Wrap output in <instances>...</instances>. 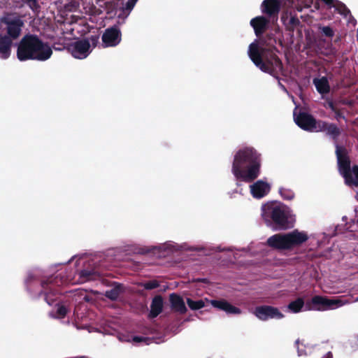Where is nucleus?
<instances>
[{"instance_id":"36","label":"nucleus","mask_w":358,"mask_h":358,"mask_svg":"<svg viewBox=\"0 0 358 358\" xmlns=\"http://www.w3.org/2000/svg\"><path fill=\"white\" fill-rule=\"evenodd\" d=\"M148 340V338L143 337V336H135L133 337V341H134L136 343H141V342L145 341Z\"/></svg>"},{"instance_id":"17","label":"nucleus","mask_w":358,"mask_h":358,"mask_svg":"<svg viewBox=\"0 0 358 358\" xmlns=\"http://www.w3.org/2000/svg\"><path fill=\"white\" fill-rule=\"evenodd\" d=\"M280 8L279 0H264L261 4L262 13L268 17L278 15Z\"/></svg>"},{"instance_id":"20","label":"nucleus","mask_w":358,"mask_h":358,"mask_svg":"<svg viewBox=\"0 0 358 358\" xmlns=\"http://www.w3.org/2000/svg\"><path fill=\"white\" fill-rule=\"evenodd\" d=\"M169 301L171 303V309L176 313L181 315L186 313L187 309L185 306L183 299L176 293H172L169 295Z\"/></svg>"},{"instance_id":"16","label":"nucleus","mask_w":358,"mask_h":358,"mask_svg":"<svg viewBox=\"0 0 358 358\" xmlns=\"http://www.w3.org/2000/svg\"><path fill=\"white\" fill-rule=\"evenodd\" d=\"M250 192L255 199L265 196L271 190V185L262 180H259L250 186Z\"/></svg>"},{"instance_id":"4","label":"nucleus","mask_w":358,"mask_h":358,"mask_svg":"<svg viewBox=\"0 0 358 358\" xmlns=\"http://www.w3.org/2000/svg\"><path fill=\"white\" fill-rule=\"evenodd\" d=\"M335 154L337 159L338 170L348 187H358V165L351 168V161L347 148L336 144Z\"/></svg>"},{"instance_id":"18","label":"nucleus","mask_w":358,"mask_h":358,"mask_svg":"<svg viewBox=\"0 0 358 358\" xmlns=\"http://www.w3.org/2000/svg\"><path fill=\"white\" fill-rule=\"evenodd\" d=\"M269 20L264 16L260 15L252 18L250 22V26L254 29L255 35L259 36L267 29Z\"/></svg>"},{"instance_id":"37","label":"nucleus","mask_w":358,"mask_h":358,"mask_svg":"<svg viewBox=\"0 0 358 358\" xmlns=\"http://www.w3.org/2000/svg\"><path fill=\"white\" fill-rule=\"evenodd\" d=\"M327 103H328L329 107V108H330L333 111H336V110H337V109H336V106H335V104H334V101H331H331H327Z\"/></svg>"},{"instance_id":"21","label":"nucleus","mask_w":358,"mask_h":358,"mask_svg":"<svg viewBox=\"0 0 358 358\" xmlns=\"http://www.w3.org/2000/svg\"><path fill=\"white\" fill-rule=\"evenodd\" d=\"M164 301L161 295L155 296L150 304V310L148 314L150 319L157 317L163 310Z\"/></svg>"},{"instance_id":"35","label":"nucleus","mask_w":358,"mask_h":358,"mask_svg":"<svg viewBox=\"0 0 358 358\" xmlns=\"http://www.w3.org/2000/svg\"><path fill=\"white\" fill-rule=\"evenodd\" d=\"M65 8L68 11H74L78 8V3L75 1L70 2L65 6Z\"/></svg>"},{"instance_id":"10","label":"nucleus","mask_w":358,"mask_h":358,"mask_svg":"<svg viewBox=\"0 0 358 358\" xmlns=\"http://www.w3.org/2000/svg\"><path fill=\"white\" fill-rule=\"evenodd\" d=\"M343 305L341 300L328 299L325 296L319 295L314 296L310 301V303H307L309 309L315 310H332Z\"/></svg>"},{"instance_id":"7","label":"nucleus","mask_w":358,"mask_h":358,"mask_svg":"<svg viewBox=\"0 0 358 358\" xmlns=\"http://www.w3.org/2000/svg\"><path fill=\"white\" fill-rule=\"evenodd\" d=\"M64 282V276L60 273L51 275L41 281V289L38 297H43L48 304L52 305L59 294V287Z\"/></svg>"},{"instance_id":"23","label":"nucleus","mask_w":358,"mask_h":358,"mask_svg":"<svg viewBox=\"0 0 358 358\" xmlns=\"http://www.w3.org/2000/svg\"><path fill=\"white\" fill-rule=\"evenodd\" d=\"M138 0H122L120 13L118 14L120 18L125 19L133 10Z\"/></svg>"},{"instance_id":"34","label":"nucleus","mask_w":358,"mask_h":358,"mask_svg":"<svg viewBox=\"0 0 358 358\" xmlns=\"http://www.w3.org/2000/svg\"><path fill=\"white\" fill-rule=\"evenodd\" d=\"M25 1L29 4V7L34 11H37V10L38 8V4L37 3V0H25Z\"/></svg>"},{"instance_id":"19","label":"nucleus","mask_w":358,"mask_h":358,"mask_svg":"<svg viewBox=\"0 0 358 358\" xmlns=\"http://www.w3.org/2000/svg\"><path fill=\"white\" fill-rule=\"evenodd\" d=\"M211 305L219 310L226 312L227 314L239 315L241 313V310L237 308L224 299L221 300H212Z\"/></svg>"},{"instance_id":"11","label":"nucleus","mask_w":358,"mask_h":358,"mask_svg":"<svg viewBox=\"0 0 358 358\" xmlns=\"http://www.w3.org/2000/svg\"><path fill=\"white\" fill-rule=\"evenodd\" d=\"M1 22L6 26L8 37L11 40L16 39L20 36L24 26V22L21 18L8 15L1 19Z\"/></svg>"},{"instance_id":"27","label":"nucleus","mask_w":358,"mask_h":358,"mask_svg":"<svg viewBox=\"0 0 358 358\" xmlns=\"http://www.w3.org/2000/svg\"><path fill=\"white\" fill-rule=\"evenodd\" d=\"M304 306V301L302 298H298L294 301H291L288 306V309L294 313H299Z\"/></svg>"},{"instance_id":"8","label":"nucleus","mask_w":358,"mask_h":358,"mask_svg":"<svg viewBox=\"0 0 358 358\" xmlns=\"http://www.w3.org/2000/svg\"><path fill=\"white\" fill-rule=\"evenodd\" d=\"M99 36H92L87 38L76 41L71 43L69 50L76 59L86 58L99 43Z\"/></svg>"},{"instance_id":"6","label":"nucleus","mask_w":358,"mask_h":358,"mask_svg":"<svg viewBox=\"0 0 358 358\" xmlns=\"http://www.w3.org/2000/svg\"><path fill=\"white\" fill-rule=\"evenodd\" d=\"M308 240V236L306 232L294 229L287 234H276L270 236L266 244L273 249L285 250L299 247Z\"/></svg>"},{"instance_id":"31","label":"nucleus","mask_w":358,"mask_h":358,"mask_svg":"<svg viewBox=\"0 0 358 358\" xmlns=\"http://www.w3.org/2000/svg\"><path fill=\"white\" fill-rule=\"evenodd\" d=\"M141 286L147 290H152L159 287V283L156 280H149L141 284Z\"/></svg>"},{"instance_id":"5","label":"nucleus","mask_w":358,"mask_h":358,"mask_svg":"<svg viewBox=\"0 0 358 358\" xmlns=\"http://www.w3.org/2000/svg\"><path fill=\"white\" fill-rule=\"evenodd\" d=\"M262 217L267 223L273 224L275 229L283 230L292 227L289 219L290 212L283 204L268 203L262 207Z\"/></svg>"},{"instance_id":"30","label":"nucleus","mask_w":358,"mask_h":358,"mask_svg":"<svg viewBox=\"0 0 358 358\" xmlns=\"http://www.w3.org/2000/svg\"><path fill=\"white\" fill-rule=\"evenodd\" d=\"M279 193L280 194L281 196L286 200H292L294 197V193L293 191L289 189L280 188Z\"/></svg>"},{"instance_id":"40","label":"nucleus","mask_w":358,"mask_h":358,"mask_svg":"<svg viewBox=\"0 0 358 358\" xmlns=\"http://www.w3.org/2000/svg\"><path fill=\"white\" fill-rule=\"evenodd\" d=\"M289 22H290V23H291L292 25H294V24H297L299 21H298V20H297V19H296V18H294V17H291V18L289 19Z\"/></svg>"},{"instance_id":"25","label":"nucleus","mask_w":358,"mask_h":358,"mask_svg":"<svg viewBox=\"0 0 358 358\" xmlns=\"http://www.w3.org/2000/svg\"><path fill=\"white\" fill-rule=\"evenodd\" d=\"M79 275H80V278L82 280V282L95 280L100 277L99 273L97 271H94V269H92V270H87V269L81 270Z\"/></svg>"},{"instance_id":"32","label":"nucleus","mask_w":358,"mask_h":358,"mask_svg":"<svg viewBox=\"0 0 358 358\" xmlns=\"http://www.w3.org/2000/svg\"><path fill=\"white\" fill-rule=\"evenodd\" d=\"M36 282V279L35 276L31 273H29L24 280V284H25L27 291H29V292L32 291L31 285H32V284L35 283Z\"/></svg>"},{"instance_id":"13","label":"nucleus","mask_w":358,"mask_h":358,"mask_svg":"<svg viewBox=\"0 0 358 358\" xmlns=\"http://www.w3.org/2000/svg\"><path fill=\"white\" fill-rule=\"evenodd\" d=\"M254 315L262 321L269 319L279 320L285 317L278 308L267 305L257 306L255 308Z\"/></svg>"},{"instance_id":"12","label":"nucleus","mask_w":358,"mask_h":358,"mask_svg":"<svg viewBox=\"0 0 358 358\" xmlns=\"http://www.w3.org/2000/svg\"><path fill=\"white\" fill-rule=\"evenodd\" d=\"M294 117L296 124L302 129L316 132L319 120H317L312 115L306 112H299L298 115L294 112Z\"/></svg>"},{"instance_id":"14","label":"nucleus","mask_w":358,"mask_h":358,"mask_svg":"<svg viewBox=\"0 0 358 358\" xmlns=\"http://www.w3.org/2000/svg\"><path fill=\"white\" fill-rule=\"evenodd\" d=\"M101 38L104 48L115 47L121 41V32L117 27L108 28L103 32Z\"/></svg>"},{"instance_id":"33","label":"nucleus","mask_w":358,"mask_h":358,"mask_svg":"<svg viewBox=\"0 0 358 358\" xmlns=\"http://www.w3.org/2000/svg\"><path fill=\"white\" fill-rule=\"evenodd\" d=\"M57 314L59 318H64L67 314V309L64 306H60L57 310Z\"/></svg>"},{"instance_id":"26","label":"nucleus","mask_w":358,"mask_h":358,"mask_svg":"<svg viewBox=\"0 0 358 358\" xmlns=\"http://www.w3.org/2000/svg\"><path fill=\"white\" fill-rule=\"evenodd\" d=\"M313 83L316 90H329L328 79L325 76H319L315 78Z\"/></svg>"},{"instance_id":"15","label":"nucleus","mask_w":358,"mask_h":358,"mask_svg":"<svg viewBox=\"0 0 358 358\" xmlns=\"http://www.w3.org/2000/svg\"><path fill=\"white\" fill-rule=\"evenodd\" d=\"M316 132H325L326 135L330 136L333 140L336 141L341 134V130L334 123H329L319 120Z\"/></svg>"},{"instance_id":"29","label":"nucleus","mask_w":358,"mask_h":358,"mask_svg":"<svg viewBox=\"0 0 358 358\" xmlns=\"http://www.w3.org/2000/svg\"><path fill=\"white\" fill-rule=\"evenodd\" d=\"M319 30L322 36L328 38H332L335 35V31L329 26H320Z\"/></svg>"},{"instance_id":"1","label":"nucleus","mask_w":358,"mask_h":358,"mask_svg":"<svg viewBox=\"0 0 358 358\" xmlns=\"http://www.w3.org/2000/svg\"><path fill=\"white\" fill-rule=\"evenodd\" d=\"M261 155L252 147L238 150L234 155L232 173L237 179L251 182L261 172Z\"/></svg>"},{"instance_id":"9","label":"nucleus","mask_w":358,"mask_h":358,"mask_svg":"<svg viewBox=\"0 0 358 358\" xmlns=\"http://www.w3.org/2000/svg\"><path fill=\"white\" fill-rule=\"evenodd\" d=\"M329 6L330 8H334L339 14L348 17L350 15V10L341 2L336 0H322ZM313 3V0H292L293 6L298 11H302L303 8H308Z\"/></svg>"},{"instance_id":"41","label":"nucleus","mask_w":358,"mask_h":358,"mask_svg":"<svg viewBox=\"0 0 358 358\" xmlns=\"http://www.w3.org/2000/svg\"><path fill=\"white\" fill-rule=\"evenodd\" d=\"M348 103L351 105L352 103V101H349V102H348Z\"/></svg>"},{"instance_id":"38","label":"nucleus","mask_w":358,"mask_h":358,"mask_svg":"<svg viewBox=\"0 0 358 358\" xmlns=\"http://www.w3.org/2000/svg\"><path fill=\"white\" fill-rule=\"evenodd\" d=\"M331 91H327V90H325V91H318V92L321 94L322 97L324 98V96L329 95V94L331 92Z\"/></svg>"},{"instance_id":"22","label":"nucleus","mask_w":358,"mask_h":358,"mask_svg":"<svg viewBox=\"0 0 358 358\" xmlns=\"http://www.w3.org/2000/svg\"><path fill=\"white\" fill-rule=\"evenodd\" d=\"M12 40L6 36H0V57L6 59L11 52Z\"/></svg>"},{"instance_id":"3","label":"nucleus","mask_w":358,"mask_h":358,"mask_svg":"<svg viewBox=\"0 0 358 358\" xmlns=\"http://www.w3.org/2000/svg\"><path fill=\"white\" fill-rule=\"evenodd\" d=\"M52 54L51 48L34 35L24 36L17 45V57L20 61H45Z\"/></svg>"},{"instance_id":"28","label":"nucleus","mask_w":358,"mask_h":358,"mask_svg":"<svg viewBox=\"0 0 358 358\" xmlns=\"http://www.w3.org/2000/svg\"><path fill=\"white\" fill-rule=\"evenodd\" d=\"M187 304L193 310H200L205 307V302L202 299L194 301L190 298H187Z\"/></svg>"},{"instance_id":"24","label":"nucleus","mask_w":358,"mask_h":358,"mask_svg":"<svg viewBox=\"0 0 358 358\" xmlns=\"http://www.w3.org/2000/svg\"><path fill=\"white\" fill-rule=\"evenodd\" d=\"M124 292V287L122 284L115 282L112 289L107 290L105 296L111 301H116L120 295Z\"/></svg>"},{"instance_id":"39","label":"nucleus","mask_w":358,"mask_h":358,"mask_svg":"<svg viewBox=\"0 0 358 358\" xmlns=\"http://www.w3.org/2000/svg\"><path fill=\"white\" fill-rule=\"evenodd\" d=\"M334 112L336 113V120H339L340 118H344V116L342 115V113L340 111L336 110Z\"/></svg>"},{"instance_id":"2","label":"nucleus","mask_w":358,"mask_h":358,"mask_svg":"<svg viewBox=\"0 0 358 358\" xmlns=\"http://www.w3.org/2000/svg\"><path fill=\"white\" fill-rule=\"evenodd\" d=\"M248 55L262 71L277 77L282 73V64L273 52V45L255 40L248 48Z\"/></svg>"}]
</instances>
